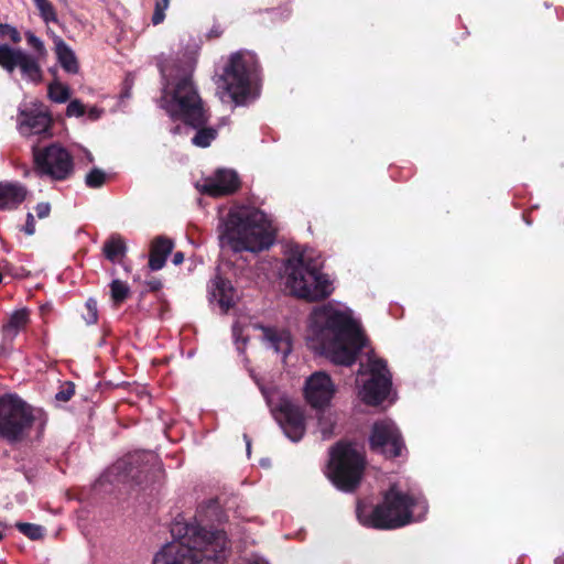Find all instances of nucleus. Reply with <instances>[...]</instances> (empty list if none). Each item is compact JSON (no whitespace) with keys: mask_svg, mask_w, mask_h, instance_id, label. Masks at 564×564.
Wrapping results in <instances>:
<instances>
[{"mask_svg":"<svg viewBox=\"0 0 564 564\" xmlns=\"http://www.w3.org/2000/svg\"><path fill=\"white\" fill-rule=\"evenodd\" d=\"M311 350L339 366L352 365V311L335 301L314 306L306 321Z\"/></svg>","mask_w":564,"mask_h":564,"instance_id":"f257e3e1","label":"nucleus"},{"mask_svg":"<svg viewBox=\"0 0 564 564\" xmlns=\"http://www.w3.org/2000/svg\"><path fill=\"white\" fill-rule=\"evenodd\" d=\"M171 534L175 540L156 553L153 564H223L228 555L229 541L223 530L176 520Z\"/></svg>","mask_w":564,"mask_h":564,"instance_id":"f03ea898","label":"nucleus"},{"mask_svg":"<svg viewBox=\"0 0 564 564\" xmlns=\"http://www.w3.org/2000/svg\"><path fill=\"white\" fill-rule=\"evenodd\" d=\"M429 506L421 492L402 490L393 484L384 492L381 503L375 507L358 505V521L368 528L391 530L424 519Z\"/></svg>","mask_w":564,"mask_h":564,"instance_id":"7ed1b4c3","label":"nucleus"},{"mask_svg":"<svg viewBox=\"0 0 564 564\" xmlns=\"http://www.w3.org/2000/svg\"><path fill=\"white\" fill-rule=\"evenodd\" d=\"M220 240L234 252L257 253L273 245L274 228L258 208L240 206L228 213Z\"/></svg>","mask_w":564,"mask_h":564,"instance_id":"20e7f679","label":"nucleus"},{"mask_svg":"<svg viewBox=\"0 0 564 564\" xmlns=\"http://www.w3.org/2000/svg\"><path fill=\"white\" fill-rule=\"evenodd\" d=\"M355 364L360 381L359 397L368 405H379L392 391V376L386 360L378 357L371 347L359 321L355 318Z\"/></svg>","mask_w":564,"mask_h":564,"instance_id":"39448f33","label":"nucleus"},{"mask_svg":"<svg viewBox=\"0 0 564 564\" xmlns=\"http://www.w3.org/2000/svg\"><path fill=\"white\" fill-rule=\"evenodd\" d=\"M322 262L306 252L293 254L285 265L286 286L296 297L317 302L328 297L333 291L332 281L321 272Z\"/></svg>","mask_w":564,"mask_h":564,"instance_id":"423d86ee","label":"nucleus"},{"mask_svg":"<svg viewBox=\"0 0 564 564\" xmlns=\"http://www.w3.org/2000/svg\"><path fill=\"white\" fill-rule=\"evenodd\" d=\"M37 414H41V410L33 409L17 395L0 397V437L10 443L23 441Z\"/></svg>","mask_w":564,"mask_h":564,"instance_id":"0eeeda50","label":"nucleus"},{"mask_svg":"<svg viewBox=\"0 0 564 564\" xmlns=\"http://www.w3.org/2000/svg\"><path fill=\"white\" fill-rule=\"evenodd\" d=\"M166 110L171 116L182 118L186 124L193 128L204 126L208 120L202 99L189 76H184L176 83Z\"/></svg>","mask_w":564,"mask_h":564,"instance_id":"6e6552de","label":"nucleus"},{"mask_svg":"<svg viewBox=\"0 0 564 564\" xmlns=\"http://www.w3.org/2000/svg\"><path fill=\"white\" fill-rule=\"evenodd\" d=\"M119 481H132L145 487L159 481L163 470L153 453H134L119 459L110 469Z\"/></svg>","mask_w":564,"mask_h":564,"instance_id":"1a4fd4ad","label":"nucleus"},{"mask_svg":"<svg viewBox=\"0 0 564 564\" xmlns=\"http://www.w3.org/2000/svg\"><path fill=\"white\" fill-rule=\"evenodd\" d=\"M256 72L253 56L249 53L232 54L220 77L226 96L236 105H242L250 93L251 76Z\"/></svg>","mask_w":564,"mask_h":564,"instance_id":"9d476101","label":"nucleus"},{"mask_svg":"<svg viewBox=\"0 0 564 564\" xmlns=\"http://www.w3.org/2000/svg\"><path fill=\"white\" fill-rule=\"evenodd\" d=\"M261 392L285 435L293 442L300 441L305 433L302 409L286 398H281L278 405L274 406L272 403L273 388L261 387Z\"/></svg>","mask_w":564,"mask_h":564,"instance_id":"9b49d317","label":"nucleus"},{"mask_svg":"<svg viewBox=\"0 0 564 564\" xmlns=\"http://www.w3.org/2000/svg\"><path fill=\"white\" fill-rule=\"evenodd\" d=\"M34 161L40 173L53 180H65L74 171L73 158L69 152L58 144L34 150Z\"/></svg>","mask_w":564,"mask_h":564,"instance_id":"f8f14e48","label":"nucleus"},{"mask_svg":"<svg viewBox=\"0 0 564 564\" xmlns=\"http://www.w3.org/2000/svg\"><path fill=\"white\" fill-rule=\"evenodd\" d=\"M328 477L340 490L352 491V443L339 442L330 452Z\"/></svg>","mask_w":564,"mask_h":564,"instance_id":"ddd939ff","label":"nucleus"},{"mask_svg":"<svg viewBox=\"0 0 564 564\" xmlns=\"http://www.w3.org/2000/svg\"><path fill=\"white\" fill-rule=\"evenodd\" d=\"M370 445L372 449L388 458L399 457L404 451V443L400 432L394 422L389 419L378 421L373 424L370 435Z\"/></svg>","mask_w":564,"mask_h":564,"instance_id":"4468645a","label":"nucleus"},{"mask_svg":"<svg viewBox=\"0 0 564 564\" xmlns=\"http://www.w3.org/2000/svg\"><path fill=\"white\" fill-rule=\"evenodd\" d=\"M0 66L10 74L19 67L22 75L32 82H40L42 78L37 61L21 48H13L8 44H0Z\"/></svg>","mask_w":564,"mask_h":564,"instance_id":"2eb2a0df","label":"nucleus"},{"mask_svg":"<svg viewBox=\"0 0 564 564\" xmlns=\"http://www.w3.org/2000/svg\"><path fill=\"white\" fill-rule=\"evenodd\" d=\"M304 398L314 409L326 408L336 393V387L330 376L325 371H315L305 379Z\"/></svg>","mask_w":564,"mask_h":564,"instance_id":"dca6fc26","label":"nucleus"},{"mask_svg":"<svg viewBox=\"0 0 564 564\" xmlns=\"http://www.w3.org/2000/svg\"><path fill=\"white\" fill-rule=\"evenodd\" d=\"M239 186L238 176L234 171H218L214 178L206 181L205 193L221 196L234 193Z\"/></svg>","mask_w":564,"mask_h":564,"instance_id":"f3484780","label":"nucleus"},{"mask_svg":"<svg viewBox=\"0 0 564 564\" xmlns=\"http://www.w3.org/2000/svg\"><path fill=\"white\" fill-rule=\"evenodd\" d=\"M51 124V119L43 112L21 111L19 116V129L22 134H40L45 132Z\"/></svg>","mask_w":564,"mask_h":564,"instance_id":"a211bd4d","label":"nucleus"},{"mask_svg":"<svg viewBox=\"0 0 564 564\" xmlns=\"http://www.w3.org/2000/svg\"><path fill=\"white\" fill-rule=\"evenodd\" d=\"M26 188L18 183H0V209L18 207L26 197Z\"/></svg>","mask_w":564,"mask_h":564,"instance_id":"6ab92c4d","label":"nucleus"},{"mask_svg":"<svg viewBox=\"0 0 564 564\" xmlns=\"http://www.w3.org/2000/svg\"><path fill=\"white\" fill-rule=\"evenodd\" d=\"M262 330L268 347L273 349L274 352L282 355L284 358L291 352L292 343L289 332L267 327H262Z\"/></svg>","mask_w":564,"mask_h":564,"instance_id":"aec40b11","label":"nucleus"},{"mask_svg":"<svg viewBox=\"0 0 564 564\" xmlns=\"http://www.w3.org/2000/svg\"><path fill=\"white\" fill-rule=\"evenodd\" d=\"M174 243L165 237H158L152 241L149 267L152 271L164 267L167 256L172 252Z\"/></svg>","mask_w":564,"mask_h":564,"instance_id":"412c9836","label":"nucleus"},{"mask_svg":"<svg viewBox=\"0 0 564 564\" xmlns=\"http://www.w3.org/2000/svg\"><path fill=\"white\" fill-rule=\"evenodd\" d=\"M210 295L215 301L218 302L219 306L225 312L228 311L235 303L234 288L228 280L223 279L221 276H216L214 279Z\"/></svg>","mask_w":564,"mask_h":564,"instance_id":"4be33fe9","label":"nucleus"},{"mask_svg":"<svg viewBox=\"0 0 564 564\" xmlns=\"http://www.w3.org/2000/svg\"><path fill=\"white\" fill-rule=\"evenodd\" d=\"M29 323V311L26 308H21L13 312L7 324L2 327V334L4 340L12 341L20 329L24 328V326Z\"/></svg>","mask_w":564,"mask_h":564,"instance_id":"5701e85b","label":"nucleus"},{"mask_svg":"<svg viewBox=\"0 0 564 564\" xmlns=\"http://www.w3.org/2000/svg\"><path fill=\"white\" fill-rule=\"evenodd\" d=\"M56 55L61 66L70 74L78 73L79 66L75 53L72 48L62 40L58 39L55 42Z\"/></svg>","mask_w":564,"mask_h":564,"instance_id":"b1692460","label":"nucleus"},{"mask_svg":"<svg viewBox=\"0 0 564 564\" xmlns=\"http://www.w3.org/2000/svg\"><path fill=\"white\" fill-rule=\"evenodd\" d=\"M102 250L109 261L117 262L126 256L127 246L122 237L113 235L105 242Z\"/></svg>","mask_w":564,"mask_h":564,"instance_id":"393cba45","label":"nucleus"},{"mask_svg":"<svg viewBox=\"0 0 564 564\" xmlns=\"http://www.w3.org/2000/svg\"><path fill=\"white\" fill-rule=\"evenodd\" d=\"M197 132L192 139L194 145L199 148H207L215 140L217 131L213 128H204L200 126L197 128Z\"/></svg>","mask_w":564,"mask_h":564,"instance_id":"a878e982","label":"nucleus"},{"mask_svg":"<svg viewBox=\"0 0 564 564\" xmlns=\"http://www.w3.org/2000/svg\"><path fill=\"white\" fill-rule=\"evenodd\" d=\"M36 9L45 23L57 22V14L48 0H33Z\"/></svg>","mask_w":564,"mask_h":564,"instance_id":"bb28decb","label":"nucleus"},{"mask_svg":"<svg viewBox=\"0 0 564 564\" xmlns=\"http://www.w3.org/2000/svg\"><path fill=\"white\" fill-rule=\"evenodd\" d=\"M69 88L58 82H54L48 86V97L58 104L65 102L69 98Z\"/></svg>","mask_w":564,"mask_h":564,"instance_id":"cd10ccee","label":"nucleus"},{"mask_svg":"<svg viewBox=\"0 0 564 564\" xmlns=\"http://www.w3.org/2000/svg\"><path fill=\"white\" fill-rule=\"evenodd\" d=\"M18 530L26 535L31 540H40L44 535V530L41 525L26 523V522H18L15 524Z\"/></svg>","mask_w":564,"mask_h":564,"instance_id":"c85d7f7f","label":"nucleus"},{"mask_svg":"<svg viewBox=\"0 0 564 564\" xmlns=\"http://www.w3.org/2000/svg\"><path fill=\"white\" fill-rule=\"evenodd\" d=\"M106 182V173L95 167L85 177V183L88 187L98 188L101 187Z\"/></svg>","mask_w":564,"mask_h":564,"instance_id":"c756f323","label":"nucleus"},{"mask_svg":"<svg viewBox=\"0 0 564 564\" xmlns=\"http://www.w3.org/2000/svg\"><path fill=\"white\" fill-rule=\"evenodd\" d=\"M110 288H111V297H112L113 302L121 303L127 299V296L129 294V288L126 283H123L119 280H113Z\"/></svg>","mask_w":564,"mask_h":564,"instance_id":"7c9ffc66","label":"nucleus"},{"mask_svg":"<svg viewBox=\"0 0 564 564\" xmlns=\"http://www.w3.org/2000/svg\"><path fill=\"white\" fill-rule=\"evenodd\" d=\"M86 313L83 314V318L87 325H94L98 321V306L96 300L89 297L85 303Z\"/></svg>","mask_w":564,"mask_h":564,"instance_id":"2f4dec72","label":"nucleus"},{"mask_svg":"<svg viewBox=\"0 0 564 564\" xmlns=\"http://www.w3.org/2000/svg\"><path fill=\"white\" fill-rule=\"evenodd\" d=\"M170 6V0H155L152 23L158 25L165 19V11Z\"/></svg>","mask_w":564,"mask_h":564,"instance_id":"473e14b6","label":"nucleus"},{"mask_svg":"<svg viewBox=\"0 0 564 564\" xmlns=\"http://www.w3.org/2000/svg\"><path fill=\"white\" fill-rule=\"evenodd\" d=\"M318 427L324 440L334 434V425L329 416L321 415L318 417Z\"/></svg>","mask_w":564,"mask_h":564,"instance_id":"72a5a7b5","label":"nucleus"},{"mask_svg":"<svg viewBox=\"0 0 564 564\" xmlns=\"http://www.w3.org/2000/svg\"><path fill=\"white\" fill-rule=\"evenodd\" d=\"M75 393V387L72 382H65L61 390L55 394L57 401L67 402Z\"/></svg>","mask_w":564,"mask_h":564,"instance_id":"f704fd0d","label":"nucleus"},{"mask_svg":"<svg viewBox=\"0 0 564 564\" xmlns=\"http://www.w3.org/2000/svg\"><path fill=\"white\" fill-rule=\"evenodd\" d=\"M0 36L1 37H10L13 43H19L21 41L20 33L14 26L10 24L0 23Z\"/></svg>","mask_w":564,"mask_h":564,"instance_id":"c9c22d12","label":"nucleus"},{"mask_svg":"<svg viewBox=\"0 0 564 564\" xmlns=\"http://www.w3.org/2000/svg\"><path fill=\"white\" fill-rule=\"evenodd\" d=\"M355 488L357 487L358 482L360 481L362 471L366 466L365 457L359 454L357 451H355Z\"/></svg>","mask_w":564,"mask_h":564,"instance_id":"e433bc0d","label":"nucleus"},{"mask_svg":"<svg viewBox=\"0 0 564 564\" xmlns=\"http://www.w3.org/2000/svg\"><path fill=\"white\" fill-rule=\"evenodd\" d=\"M25 36H26V40H28V43L40 54V55H44L45 54V46H44V43L43 41L37 37L34 33L32 32H26L25 33Z\"/></svg>","mask_w":564,"mask_h":564,"instance_id":"4c0bfd02","label":"nucleus"},{"mask_svg":"<svg viewBox=\"0 0 564 564\" xmlns=\"http://www.w3.org/2000/svg\"><path fill=\"white\" fill-rule=\"evenodd\" d=\"M85 113V106L78 100H72L66 109V115L68 117H80Z\"/></svg>","mask_w":564,"mask_h":564,"instance_id":"58836bf2","label":"nucleus"},{"mask_svg":"<svg viewBox=\"0 0 564 564\" xmlns=\"http://www.w3.org/2000/svg\"><path fill=\"white\" fill-rule=\"evenodd\" d=\"M36 215L40 219H43L50 215L51 206L48 203H39L35 207Z\"/></svg>","mask_w":564,"mask_h":564,"instance_id":"ea45409f","label":"nucleus"},{"mask_svg":"<svg viewBox=\"0 0 564 564\" xmlns=\"http://www.w3.org/2000/svg\"><path fill=\"white\" fill-rule=\"evenodd\" d=\"M24 232L29 236L33 235L35 232V220L32 214L26 215V223L23 228Z\"/></svg>","mask_w":564,"mask_h":564,"instance_id":"a19ab883","label":"nucleus"},{"mask_svg":"<svg viewBox=\"0 0 564 564\" xmlns=\"http://www.w3.org/2000/svg\"><path fill=\"white\" fill-rule=\"evenodd\" d=\"M148 285H149L151 291H158V290L161 289L162 283H161L160 280L153 279V280L148 282Z\"/></svg>","mask_w":564,"mask_h":564,"instance_id":"79ce46f5","label":"nucleus"},{"mask_svg":"<svg viewBox=\"0 0 564 564\" xmlns=\"http://www.w3.org/2000/svg\"><path fill=\"white\" fill-rule=\"evenodd\" d=\"M184 261V253L181 252V251H177L174 253L173 256V260L172 262L175 264V265H178L181 264L182 262Z\"/></svg>","mask_w":564,"mask_h":564,"instance_id":"37998d69","label":"nucleus"},{"mask_svg":"<svg viewBox=\"0 0 564 564\" xmlns=\"http://www.w3.org/2000/svg\"><path fill=\"white\" fill-rule=\"evenodd\" d=\"M248 564H268V562L262 558H254L250 561Z\"/></svg>","mask_w":564,"mask_h":564,"instance_id":"c03bdc74","label":"nucleus"},{"mask_svg":"<svg viewBox=\"0 0 564 564\" xmlns=\"http://www.w3.org/2000/svg\"><path fill=\"white\" fill-rule=\"evenodd\" d=\"M99 113H100V111L97 108H93L90 110V117H93V118H98Z\"/></svg>","mask_w":564,"mask_h":564,"instance_id":"a18cd8bd","label":"nucleus"},{"mask_svg":"<svg viewBox=\"0 0 564 564\" xmlns=\"http://www.w3.org/2000/svg\"><path fill=\"white\" fill-rule=\"evenodd\" d=\"M554 564H564V555H562V556H557V557L554 560Z\"/></svg>","mask_w":564,"mask_h":564,"instance_id":"49530a36","label":"nucleus"},{"mask_svg":"<svg viewBox=\"0 0 564 564\" xmlns=\"http://www.w3.org/2000/svg\"><path fill=\"white\" fill-rule=\"evenodd\" d=\"M208 507L213 508V509H217V502L215 500H210Z\"/></svg>","mask_w":564,"mask_h":564,"instance_id":"de8ad7c7","label":"nucleus"},{"mask_svg":"<svg viewBox=\"0 0 564 564\" xmlns=\"http://www.w3.org/2000/svg\"><path fill=\"white\" fill-rule=\"evenodd\" d=\"M245 438L247 441V451H248V453H250V446H251L250 441L248 440L247 435H245Z\"/></svg>","mask_w":564,"mask_h":564,"instance_id":"09e8293b","label":"nucleus"},{"mask_svg":"<svg viewBox=\"0 0 564 564\" xmlns=\"http://www.w3.org/2000/svg\"><path fill=\"white\" fill-rule=\"evenodd\" d=\"M234 334H235L236 338L238 339V336H237V330H236V328H234Z\"/></svg>","mask_w":564,"mask_h":564,"instance_id":"8fccbe9b","label":"nucleus"},{"mask_svg":"<svg viewBox=\"0 0 564 564\" xmlns=\"http://www.w3.org/2000/svg\"><path fill=\"white\" fill-rule=\"evenodd\" d=\"M3 539V534L0 532V541Z\"/></svg>","mask_w":564,"mask_h":564,"instance_id":"3c124183","label":"nucleus"}]
</instances>
